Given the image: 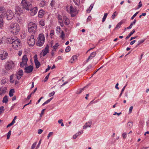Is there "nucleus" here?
Returning a JSON list of instances; mask_svg holds the SVG:
<instances>
[{"mask_svg":"<svg viewBox=\"0 0 149 149\" xmlns=\"http://www.w3.org/2000/svg\"><path fill=\"white\" fill-rule=\"evenodd\" d=\"M91 16H89L87 19V22H89L91 20Z\"/></svg>","mask_w":149,"mask_h":149,"instance_id":"obj_56","label":"nucleus"},{"mask_svg":"<svg viewBox=\"0 0 149 149\" xmlns=\"http://www.w3.org/2000/svg\"><path fill=\"white\" fill-rule=\"evenodd\" d=\"M50 74V73H49L45 77L44 79V81L46 82L47 80H48L49 77V75Z\"/></svg>","mask_w":149,"mask_h":149,"instance_id":"obj_45","label":"nucleus"},{"mask_svg":"<svg viewBox=\"0 0 149 149\" xmlns=\"http://www.w3.org/2000/svg\"><path fill=\"white\" fill-rule=\"evenodd\" d=\"M49 52V46L47 45L45 48L42 50V53L43 56H45Z\"/></svg>","mask_w":149,"mask_h":149,"instance_id":"obj_12","label":"nucleus"},{"mask_svg":"<svg viewBox=\"0 0 149 149\" xmlns=\"http://www.w3.org/2000/svg\"><path fill=\"white\" fill-rule=\"evenodd\" d=\"M135 31L134 29H133L132 31L130 32L129 34L126 37L125 39H128L135 32Z\"/></svg>","mask_w":149,"mask_h":149,"instance_id":"obj_23","label":"nucleus"},{"mask_svg":"<svg viewBox=\"0 0 149 149\" xmlns=\"http://www.w3.org/2000/svg\"><path fill=\"white\" fill-rule=\"evenodd\" d=\"M8 54L5 51L3 52L2 54H0V58L2 60L5 59L8 56Z\"/></svg>","mask_w":149,"mask_h":149,"instance_id":"obj_14","label":"nucleus"},{"mask_svg":"<svg viewBox=\"0 0 149 149\" xmlns=\"http://www.w3.org/2000/svg\"><path fill=\"white\" fill-rule=\"evenodd\" d=\"M145 40H140L139 41H138V44L136 45V47L138 46H139L141 44L143 43L145 41Z\"/></svg>","mask_w":149,"mask_h":149,"instance_id":"obj_28","label":"nucleus"},{"mask_svg":"<svg viewBox=\"0 0 149 149\" xmlns=\"http://www.w3.org/2000/svg\"><path fill=\"white\" fill-rule=\"evenodd\" d=\"M107 15H108V14L107 13H105L104 14V17L102 18V22H103L105 21L107 17Z\"/></svg>","mask_w":149,"mask_h":149,"instance_id":"obj_32","label":"nucleus"},{"mask_svg":"<svg viewBox=\"0 0 149 149\" xmlns=\"http://www.w3.org/2000/svg\"><path fill=\"white\" fill-rule=\"evenodd\" d=\"M11 131L10 130L8 132V133L7 134V139H8L10 136L11 134Z\"/></svg>","mask_w":149,"mask_h":149,"instance_id":"obj_43","label":"nucleus"},{"mask_svg":"<svg viewBox=\"0 0 149 149\" xmlns=\"http://www.w3.org/2000/svg\"><path fill=\"white\" fill-rule=\"evenodd\" d=\"M6 15L7 19L8 20L11 19L13 17V13L11 11H7Z\"/></svg>","mask_w":149,"mask_h":149,"instance_id":"obj_10","label":"nucleus"},{"mask_svg":"<svg viewBox=\"0 0 149 149\" xmlns=\"http://www.w3.org/2000/svg\"><path fill=\"white\" fill-rule=\"evenodd\" d=\"M14 37H16L15 36H13L11 38H8L7 39L6 42L7 43L12 44L14 41L15 38Z\"/></svg>","mask_w":149,"mask_h":149,"instance_id":"obj_16","label":"nucleus"},{"mask_svg":"<svg viewBox=\"0 0 149 149\" xmlns=\"http://www.w3.org/2000/svg\"><path fill=\"white\" fill-rule=\"evenodd\" d=\"M133 125L132 122H128L127 124V128L129 129H130Z\"/></svg>","mask_w":149,"mask_h":149,"instance_id":"obj_24","label":"nucleus"},{"mask_svg":"<svg viewBox=\"0 0 149 149\" xmlns=\"http://www.w3.org/2000/svg\"><path fill=\"white\" fill-rule=\"evenodd\" d=\"M28 30L29 33L32 34H35L37 30L36 24L32 22H30L28 26Z\"/></svg>","mask_w":149,"mask_h":149,"instance_id":"obj_4","label":"nucleus"},{"mask_svg":"<svg viewBox=\"0 0 149 149\" xmlns=\"http://www.w3.org/2000/svg\"><path fill=\"white\" fill-rule=\"evenodd\" d=\"M70 47L69 46L67 47L65 49V51L66 52H69L70 50Z\"/></svg>","mask_w":149,"mask_h":149,"instance_id":"obj_40","label":"nucleus"},{"mask_svg":"<svg viewBox=\"0 0 149 149\" xmlns=\"http://www.w3.org/2000/svg\"><path fill=\"white\" fill-rule=\"evenodd\" d=\"M33 58H34V61H38V57H37V55H35L34 56Z\"/></svg>","mask_w":149,"mask_h":149,"instance_id":"obj_52","label":"nucleus"},{"mask_svg":"<svg viewBox=\"0 0 149 149\" xmlns=\"http://www.w3.org/2000/svg\"><path fill=\"white\" fill-rule=\"evenodd\" d=\"M84 88H83L81 89H79V91H77V94H79L82 92V91L84 90Z\"/></svg>","mask_w":149,"mask_h":149,"instance_id":"obj_44","label":"nucleus"},{"mask_svg":"<svg viewBox=\"0 0 149 149\" xmlns=\"http://www.w3.org/2000/svg\"><path fill=\"white\" fill-rule=\"evenodd\" d=\"M59 45H58V43H56L55 45L53 47V49L54 50H56V49H57V47Z\"/></svg>","mask_w":149,"mask_h":149,"instance_id":"obj_38","label":"nucleus"},{"mask_svg":"<svg viewBox=\"0 0 149 149\" xmlns=\"http://www.w3.org/2000/svg\"><path fill=\"white\" fill-rule=\"evenodd\" d=\"M24 8L22 6V7L18 6H17L16 8V11L18 13H20L22 12Z\"/></svg>","mask_w":149,"mask_h":149,"instance_id":"obj_18","label":"nucleus"},{"mask_svg":"<svg viewBox=\"0 0 149 149\" xmlns=\"http://www.w3.org/2000/svg\"><path fill=\"white\" fill-rule=\"evenodd\" d=\"M45 37L43 34H40L37 39L36 45L38 46H42L44 44Z\"/></svg>","mask_w":149,"mask_h":149,"instance_id":"obj_5","label":"nucleus"},{"mask_svg":"<svg viewBox=\"0 0 149 149\" xmlns=\"http://www.w3.org/2000/svg\"><path fill=\"white\" fill-rule=\"evenodd\" d=\"M41 139H40L36 147H37V148H39V147L40 146L41 143Z\"/></svg>","mask_w":149,"mask_h":149,"instance_id":"obj_59","label":"nucleus"},{"mask_svg":"<svg viewBox=\"0 0 149 149\" xmlns=\"http://www.w3.org/2000/svg\"><path fill=\"white\" fill-rule=\"evenodd\" d=\"M45 110V109H44L42 110V111L41 113L40 114V116L42 117V115L44 113V111Z\"/></svg>","mask_w":149,"mask_h":149,"instance_id":"obj_54","label":"nucleus"},{"mask_svg":"<svg viewBox=\"0 0 149 149\" xmlns=\"http://www.w3.org/2000/svg\"><path fill=\"white\" fill-rule=\"evenodd\" d=\"M34 36L32 35L28 37L27 39V42L29 46H33L35 44V39L34 38Z\"/></svg>","mask_w":149,"mask_h":149,"instance_id":"obj_7","label":"nucleus"},{"mask_svg":"<svg viewBox=\"0 0 149 149\" xmlns=\"http://www.w3.org/2000/svg\"><path fill=\"white\" fill-rule=\"evenodd\" d=\"M121 114V112H120L119 113H117L116 112H115L113 114V115H116V114H117V115H118V116H119Z\"/></svg>","mask_w":149,"mask_h":149,"instance_id":"obj_60","label":"nucleus"},{"mask_svg":"<svg viewBox=\"0 0 149 149\" xmlns=\"http://www.w3.org/2000/svg\"><path fill=\"white\" fill-rule=\"evenodd\" d=\"M38 8L36 6L33 8H32V6L31 7V9L29 10L30 11V14L31 16H33L35 15L37 13Z\"/></svg>","mask_w":149,"mask_h":149,"instance_id":"obj_9","label":"nucleus"},{"mask_svg":"<svg viewBox=\"0 0 149 149\" xmlns=\"http://www.w3.org/2000/svg\"><path fill=\"white\" fill-rule=\"evenodd\" d=\"M15 39H14V42H13L12 44L13 47L15 49L17 50L18 49L19 47L21 46V43L20 42V41L19 40H18L17 38L14 37Z\"/></svg>","mask_w":149,"mask_h":149,"instance_id":"obj_6","label":"nucleus"},{"mask_svg":"<svg viewBox=\"0 0 149 149\" xmlns=\"http://www.w3.org/2000/svg\"><path fill=\"white\" fill-rule=\"evenodd\" d=\"M65 34L63 31H62L60 36V38H61L62 40L64 39V38Z\"/></svg>","mask_w":149,"mask_h":149,"instance_id":"obj_36","label":"nucleus"},{"mask_svg":"<svg viewBox=\"0 0 149 149\" xmlns=\"http://www.w3.org/2000/svg\"><path fill=\"white\" fill-rule=\"evenodd\" d=\"M53 98V97H52V98H50V99L47 100L45 102L42 104V105L44 106L45 105L48 104V103H49V102H50V101Z\"/></svg>","mask_w":149,"mask_h":149,"instance_id":"obj_30","label":"nucleus"},{"mask_svg":"<svg viewBox=\"0 0 149 149\" xmlns=\"http://www.w3.org/2000/svg\"><path fill=\"white\" fill-rule=\"evenodd\" d=\"M8 101V97L7 96H5L3 98L2 102L3 103H7Z\"/></svg>","mask_w":149,"mask_h":149,"instance_id":"obj_26","label":"nucleus"},{"mask_svg":"<svg viewBox=\"0 0 149 149\" xmlns=\"http://www.w3.org/2000/svg\"><path fill=\"white\" fill-rule=\"evenodd\" d=\"M61 30V29L59 26H58L56 28V31H57L60 32V31Z\"/></svg>","mask_w":149,"mask_h":149,"instance_id":"obj_51","label":"nucleus"},{"mask_svg":"<svg viewBox=\"0 0 149 149\" xmlns=\"http://www.w3.org/2000/svg\"><path fill=\"white\" fill-rule=\"evenodd\" d=\"M44 14V11L43 10H40L38 13V16L40 18H42L43 17Z\"/></svg>","mask_w":149,"mask_h":149,"instance_id":"obj_20","label":"nucleus"},{"mask_svg":"<svg viewBox=\"0 0 149 149\" xmlns=\"http://www.w3.org/2000/svg\"><path fill=\"white\" fill-rule=\"evenodd\" d=\"M74 3L75 5L78 6L80 3L79 0H73Z\"/></svg>","mask_w":149,"mask_h":149,"instance_id":"obj_37","label":"nucleus"},{"mask_svg":"<svg viewBox=\"0 0 149 149\" xmlns=\"http://www.w3.org/2000/svg\"><path fill=\"white\" fill-rule=\"evenodd\" d=\"M39 24L41 25L42 26H43L45 25V22L43 20H41L39 22Z\"/></svg>","mask_w":149,"mask_h":149,"instance_id":"obj_39","label":"nucleus"},{"mask_svg":"<svg viewBox=\"0 0 149 149\" xmlns=\"http://www.w3.org/2000/svg\"><path fill=\"white\" fill-rule=\"evenodd\" d=\"M96 54V52H94L91 54L90 56L88 57V58L86 60V62H87L89 60L92 59L93 57H94Z\"/></svg>","mask_w":149,"mask_h":149,"instance_id":"obj_15","label":"nucleus"},{"mask_svg":"<svg viewBox=\"0 0 149 149\" xmlns=\"http://www.w3.org/2000/svg\"><path fill=\"white\" fill-rule=\"evenodd\" d=\"M8 29L11 33L16 35L20 31V26L17 23L12 22L9 26Z\"/></svg>","mask_w":149,"mask_h":149,"instance_id":"obj_1","label":"nucleus"},{"mask_svg":"<svg viewBox=\"0 0 149 149\" xmlns=\"http://www.w3.org/2000/svg\"><path fill=\"white\" fill-rule=\"evenodd\" d=\"M50 68H51V67L48 65V68L46 69L45 72H47L48 71H49V69H50Z\"/></svg>","mask_w":149,"mask_h":149,"instance_id":"obj_61","label":"nucleus"},{"mask_svg":"<svg viewBox=\"0 0 149 149\" xmlns=\"http://www.w3.org/2000/svg\"><path fill=\"white\" fill-rule=\"evenodd\" d=\"M15 92V91L14 89H11L9 92V95L10 97L13 96V93Z\"/></svg>","mask_w":149,"mask_h":149,"instance_id":"obj_27","label":"nucleus"},{"mask_svg":"<svg viewBox=\"0 0 149 149\" xmlns=\"http://www.w3.org/2000/svg\"><path fill=\"white\" fill-rule=\"evenodd\" d=\"M6 82V80L5 79H3L1 81V82L2 84H4Z\"/></svg>","mask_w":149,"mask_h":149,"instance_id":"obj_63","label":"nucleus"},{"mask_svg":"<svg viewBox=\"0 0 149 149\" xmlns=\"http://www.w3.org/2000/svg\"><path fill=\"white\" fill-rule=\"evenodd\" d=\"M53 134V132H50L49 133V134H48V136H47V139H49V137L51 136H52V135Z\"/></svg>","mask_w":149,"mask_h":149,"instance_id":"obj_50","label":"nucleus"},{"mask_svg":"<svg viewBox=\"0 0 149 149\" xmlns=\"http://www.w3.org/2000/svg\"><path fill=\"white\" fill-rule=\"evenodd\" d=\"M36 142H34L32 145L31 149H34L37 144Z\"/></svg>","mask_w":149,"mask_h":149,"instance_id":"obj_42","label":"nucleus"},{"mask_svg":"<svg viewBox=\"0 0 149 149\" xmlns=\"http://www.w3.org/2000/svg\"><path fill=\"white\" fill-rule=\"evenodd\" d=\"M77 55H74L72 56L69 62L71 63H73L74 61H76L77 58Z\"/></svg>","mask_w":149,"mask_h":149,"instance_id":"obj_21","label":"nucleus"},{"mask_svg":"<svg viewBox=\"0 0 149 149\" xmlns=\"http://www.w3.org/2000/svg\"><path fill=\"white\" fill-rule=\"evenodd\" d=\"M123 22L122 21L120 22L117 24L115 27V28L117 29L118 28H120V26L123 24Z\"/></svg>","mask_w":149,"mask_h":149,"instance_id":"obj_33","label":"nucleus"},{"mask_svg":"<svg viewBox=\"0 0 149 149\" xmlns=\"http://www.w3.org/2000/svg\"><path fill=\"white\" fill-rule=\"evenodd\" d=\"M55 1L54 0H52L50 3V5L52 7H53L55 5Z\"/></svg>","mask_w":149,"mask_h":149,"instance_id":"obj_46","label":"nucleus"},{"mask_svg":"<svg viewBox=\"0 0 149 149\" xmlns=\"http://www.w3.org/2000/svg\"><path fill=\"white\" fill-rule=\"evenodd\" d=\"M43 132V130L41 129H39L38 130V134H41Z\"/></svg>","mask_w":149,"mask_h":149,"instance_id":"obj_57","label":"nucleus"},{"mask_svg":"<svg viewBox=\"0 0 149 149\" xmlns=\"http://www.w3.org/2000/svg\"><path fill=\"white\" fill-rule=\"evenodd\" d=\"M4 107L3 106L1 107H0V114L2 113V112L4 110Z\"/></svg>","mask_w":149,"mask_h":149,"instance_id":"obj_48","label":"nucleus"},{"mask_svg":"<svg viewBox=\"0 0 149 149\" xmlns=\"http://www.w3.org/2000/svg\"><path fill=\"white\" fill-rule=\"evenodd\" d=\"M21 4L24 9L28 11L31 10L32 6V4L27 0H22Z\"/></svg>","mask_w":149,"mask_h":149,"instance_id":"obj_2","label":"nucleus"},{"mask_svg":"<svg viewBox=\"0 0 149 149\" xmlns=\"http://www.w3.org/2000/svg\"><path fill=\"white\" fill-rule=\"evenodd\" d=\"M142 6V3L141 2V1H140L139 3V5H138V8L141 7V6Z\"/></svg>","mask_w":149,"mask_h":149,"instance_id":"obj_58","label":"nucleus"},{"mask_svg":"<svg viewBox=\"0 0 149 149\" xmlns=\"http://www.w3.org/2000/svg\"><path fill=\"white\" fill-rule=\"evenodd\" d=\"M3 24V19H0V29H2Z\"/></svg>","mask_w":149,"mask_h":149,"instance_id":"obj_29","label":"nucleus"},{"mask_svg":"<svg viewBox=\"0 0 149 149\" xmlns=\"http://www.w3.org/2000/svg\"><path fill=\"white\" fill-rule=\"evenodd\" d=\"M92 124V122H87L84 126L83 129H86L88 127H90Z\"/></svg>","mask_w":149,"mask_h":149,"instance_id":"obj_19","label":"nucleus"},{"mask_svg":"<svg viewBox=\"0 0 149 149\" xmlns=\"http://www.w3.org/2000/svg\"><path fill=\"white\" fill-rule=\"evenodd\" d=\"M55 94V92L54 91H53L52 92H51V93H49V97H51L53 95Z\"/></svg>","mask_w":149,"mask_h":149,"instance_id":"obj_47","label":"nucleus"},{"mask_svg":"<svg viewBox=\"0 0 149 149\" xmlns=\"http://www.w3.org/2000/svg\"><path fill=\"white\" fill-rule=\"evenodd\" d=\"M135 42H136V40H134L132 41L130 43V45H133L135 43Z\"/></svg>","mask_w":149,"mask_h":149,"instance_id":"obj_64","label":"nucleus"},{"mask_svg":"<svg viewBox=\"0 0 149 149\" xmlns=\"http://www.w3.org/2000/svg\"><path fill=\"white\" fill-rule=\"evenodd\" d=\"M54 31L53 30H52L51 31V32L50 33V35L51 36H53L54 34Z\"/></svg>","mask_w":149,"mask_h":149,"instance_id":"obj_49","label":"nucleus"},{"mask_svg":"<svg viewBox=\"0 0 149 149\" xmlns=\"http://www.w3.org/2000/svg\"><path fill=\"white\" fill-rule=\"evenodd\" d=\"M133 25L131 23L130 26L127 28V29H131L132 27V26H133Z\"/></svg>","mask_w":149,"mask_h":149,"instance_id":"obj_55","label":"nucleus"},{"mask_svg":"<svg viewBox=\"0 0 149 149\" xmlns=\"http://www.w3.org/2000/svg\"><path fill=\"white\" fill-rule=\"evenodd\" d=\"M24 69L25 70V72L29 73L32 71L33 69V67L32 66L30 65L28 67H26Z\"/></svg>","mask_w":149,"mask_h":149,"instance_id":"obj_11","label":"nucleus"},{"mask_svg":"<svg viewBox=\"0 0 149 149\" xmlns=\"http://www.w3.org/2000/svg\"><path fill=\"white\" fill-rule=\"evenodd\" d=\"M35 63L36 66V68H38L40 65V63L38 61H34Z\"/></svg>","mask_w":149,"mask_h":149,"instance_id":"obj_25","label":"nucleus"},{"mask_svg":"<svg viewBox=\"0 0 149 149\" xmlns=\"http://www.w3.org/2000/svg\"><path fill=\"white\" fill-rule=\"evenodd\" d=\"M117 14L118 13L116 11L114 12L112 16V19H114L115 17L117 15Z\"/></svg>","mask_w":149,"mask_h":149,"instance_id":"obj_35","label":"nucleus"},{"mask_svg":"<svg viewBox=\"0 0 149 149\" xmlns=\"http://www.w3.org/2000/svg\"><path fill=\"white\" fill-rule=\"evenodd\" d=\"M22 60V62L20 63V65L21 67H23L25 65H27V61H28V59L26 55H24Z\"/></svg>","mask_w":149,"mask_h":149,"instance_id":"obj_8","label":"nucleus"},{"mask_svg":"<svg viewBox=\"0 0 149 149\" xmlns=\"http://www.w3.org/2000/svg\"><path fill=\"white\" fill-rule=\"evenodd\" d=\"M23 74V70H19L16 73V77L18 79H19L22 77V76Z\"/></svg>","mask_w":149,"mask_h":149,"instance_id":"obj_13","label":"nucleus"},{"mask_svg":"<svg viewBox=\"0 0 149 149\" xmlns=\"http://www.w3.org/2000/svg\"><path fill=\"white\" fill-rule=\"evenodd\" d=\"M93 6H94V4H91V5L89 7V9L90 8H91V9H88V10H87V13H90V12L91 11V10L93 8Z\"/></svg>","mask_w":149,"mask_h":149,"instance_id":"obj_31","label":"nucleus"},{"mask_svg":"<svg viewBox=\"0 0 149 149\" xmlns=\"http://www.w3.org/2000/svg\"><path fill=\"white\" fill-rule=\"evenodd\" d=\"M122 136L123 137V139H125L127 136V133L126 132H124L122 134Z\"/></svg>","mask_w":149,"mask_h":149,"instance_id":"obj_41","label":"nucleus"},{"mask_svg":"<svg viewBox=\"0 0 149 149\" xmlns=\"http://www.w3.org/2000/svg\"><path fill=\"white\" fill-rule=\"evenodd\" d=\"M4 67L5 69L8 71L12 70L15 68V64L12 61H8L5 64Z\"/></svg>","mask_w":149,"mask_h":149,"instance_id":"obj_3","label":"nucleus"},{"mask_svg":"<svg viewBox=\"0 0 149 149\" xmlns=\"http://www.w3.org/2000/svg\"><path fill=\"white\" fill-rule=\"evenodd\" d=\"M92 68V65H89L86 68V70L87 71L88 70Z\"/></svg>","mask_w":149,"mask_h":149,"instance_id":"obj_53","label":"nucleus"},{"mask_svg":"<svg viewBox=\"0 0 149 149\" xmlns=\"http://www.w3.org/2000/svg\"><path fill=\"white\" fill-rule=\"evenodd\" d=\"M14 77V75L13 74H12L10 76V83H13L14 82V81L13 80Z\"/></svg>","mask_w":149,"mask_h":149,"instance_id":"obj_34","label":"nucleus"},{"mask_svg":"<svg viewBox=\"0 0 149 149\" xmlns=\"http://www.w3.org/2000/svg\"><path fill=\"white\" fill-rule=\"evenodd\" d=\"M76 11V9L74 8L72 6H70V11L72 17H73L75 16V15L73 14V13H75Z\"/></svg>","mask_w":149,"mask_h":149,"instance_id":"obj_17","label":"nucleus"},{"mask_svg":"<svg viewBox=\"0 0 149 149\" xmlns=\"http://www.w3.org/2000/svg\"><path fill=\"white\" fill-rule=\"evenodd\" d=\"M63 19L64 21L65 24L66 25H68L70 23L69 20L68 18L66 17H63Z\"/></svg>","mask_w":149,"mask_h":149,"instance_id":"obj_22","label":"nucleus"},{"mask_svg":"<svg viewBox=\"0 0 149 149\" xmlns=\"http://www.w3.org/2000/svg\"><path fill=\"white\" fill-rule=\"evenodd\" d=\"M78 136V134L77 133H76L73 136V138L74 139H75Z\"/></svg>","mask_w":149,"mask_h":149,"instance_id":"obj_62","label":"nucleus"}]
</instances>
